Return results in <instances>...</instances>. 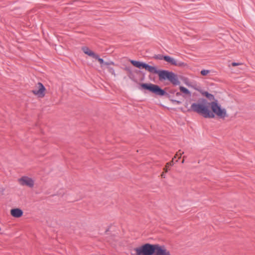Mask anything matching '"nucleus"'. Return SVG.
<instances>
[{
  "mask_svg": "<svg viewBox=\"0 0 255 255\" xmlns=\"http://www.w3.org/2000/svg\"><path fill=\"white\" fill-rule=\"evenodd\" d=\"M201 103H194L191 105V109L193 111L202 115L205 118H214L216 115L221 119H225L228 116L226 110L223 108L218 103L217 100H215L210 104L212 111L206 105L207 101L205 99L199 100Z\"/></svg>",
  "mask_w": 255,
  "mask_h": 255,
  "instance_id": "obj_1",
  "label": "nucleus"
},
{
  "mask_svg": "<svg viewBox=\"0 0 255 255\" xmlns=\"http://www.w3.org/2000/svg\"><path fill=\"white\" fill-rule=\"evenodd\" d=\"M151 73L158 74L160 81L168 80L174 86H177L180 84L177 75L172 71L158 70L156 67L153 66Z\"/></svg>",
  "mask_w": 255,
  "mask_h": 255,
  "instance_id": "obj_2",
  "label": "nucleus"
},
{
  "mask_svg": "<svg viewBox=\"0 0 255 255\" xmlns=\"http://www.w3.org/2000/svg\"><path fill=\"white\" fill-rule=\"evenodd\" d=\"M140 86L143 89L148 91L156 95L160 96H166L173 104H176V105H180L181 104V101L171 98V96L168 93L157 85L152 83H142L140 84Z\"/></svg>",
  "mask_w": 255,
  "mask_h": 255,
  "instance_id": "obj_3",
  "label": "nucleus"
},
{
  "mask_svg": "<svg viewBox=\"0 0 255 255\" xmlns=\"http://www.w3.org/2000/svg\"><path fill=\"white\" fill-rule=\"evenodd\" d=\"M154 244L146 243L133 249L135 255H153Z\"/></svg>",
  "mask_w": 255,
  "mask_h": 255,
  "instance_id": "obj_4",
  "label": "nucleus"
},
{
  "mask_svg": "<svg viewBox=\"0 0 255 255\" xmlns=\"http://www.w3.org/2000/svg\"><path fill=\"white\" fill-rule=\"evenodd\" d=\"M130 63L134 67L139 69H145L146 70L151 72L153 66L148 65V64L139 61L134 60H130Z\"/></svg>",
  "mask_w": 255,
  "mask_h": 255,
  "instance_id": "obj_5",
  "label": "nucleus"
},
{
  "mask_svg": "<svg viewBox=\"0 0 255 255\" xmlns=\"http://www.w3.org/2000/svg\"><path fill=\"white\" fill-rule=\"evenodd\" d=\"M153 255H170V253L164 246L154 244Z\"/></svg>",
  "mask_w": 255,
  "mask_h": 255,
  "instance_id": "obj_6",
  "label": "nucleus"
},
{
  "mask_svg": "<svg viewBox=\"0 0 255 255\" xmlns=\"http://www.w3.org/2000/svg\"><path fill=\"white\" fill-rule=\"evenodd\" d=\"M18 181L22 186H27L30 188H32L34 186V180L28 176H22L18 179Z\"/></svg>",
  "mask_w": 255,
  "mask_h": 255,
  "instance_id": "obj_7",
  "label": "nucleus"
},
{
  "mask_svg": "<svg viewBox=\"0 0 255 255\" xmlns=\"http://www.w3.org/2000/svg\"><path fill=\"white\" fill-rule=\"evenodd\" d=\"M45 91V88L44 85L41 83L39 82L37 84V88L33 90L32 92L35 95H38L40 97H44Z\"/></svg>",
  "mask_w": 255,
  "mask_h": 255,
  "instance_id": "obj_8",
  "label": "nucleus"
},
{
  "mask_svg": "<svg viewBox=\"0 0 255 255\" xmlns=\"http://www.w3.org/2000/svg\"><path fill=\"white\" fill-rule=\"evenodd\" d=\"M94 58L98 60V61L100 62V63L101 64V67H103V66H104V65L109 66V65H115V63L113 61H110L109 62H105L104 59L103 58H100V56H99V55H98L97 54L94 57Z\"/></svg>",
  "mask_w": 255,
  "mask_h": 255,
  "instance_id": "obj_9",
  "label": "nucleus"
},
{
  "mask_svg": "<svg viewBox=\"0 0 255 255\" xmlns=\"http://www.w3.org/2000/svg\"><path fill=\"white\" fill-rule=\"evenodd\" d=\"M10 214L13 217L19 218L23 215V212L22 210L19 208H14L10 210Z\"/></svg>",
  "mask_w": 255,
  "mask_h": 255,
  "instance_id": "obj_10",
  "label": "nucleus"
},
{
  "mask_svg": "<svg viewBox=\"0 0 255 255\" xmlns=\"http://www.w3.org/2000/svg\"><path fill=\"white\" fill-rule=\"evenodd\" d=\"M82 50L83 52L88 55L89 56H91L93 58L95 56L96 54H95L93 51L91 50L88 47L86 46H84L82 48Z\"/></svg>",
  "mask_w": 255,
  "mask_h": 255,
  "instance_id": "obj_11",
  "label": "nucleus"
},
{
  "mask_svg": "<svg viewBox=\"0 0 255 255\" xmlns=\"http://www.w3.org/2000/svg\"><path fill=\"white\" fill-rule=\"evenodd\" d=\"M163 59L171 65H174V64H176V60L170 56L165 55L164 57H163Z\"/></svg>",
  "mask_w": 255,
  "mask_h": 255,
  "instance_id": "obj_12",
  "label": "nucleus"
},
{
  "mask_svg": "<svg viewBox=\"0 0 255 255\" xmlns=\"http://www.w3.org/2000/svg\"><path fill=\"white\" fill-rule=\"evenodd\" d=\"M179 89L180 91L183 93V94H185L186 95H188L189 96H191V92L186 88L183 87V86H180Z\"/></svg>",
  "mask_w": 255,
  "mask_h": 255,
  "instance_id": "obj_13",
  "label": "nucleus"
},
{
  "mask_svg": "<svg viewBox=\"0 0 255 255\" xmlns=\"http://www.w3.org/2000/svg\"><path fill=\"white\" fill-rule=\"evenodd\" d=\"M203 94L210 100H215L214 99V96H213V95L208 93V92H205L204 93H203Z\"/></svg>",
  "mask_w": 255,
  "mask_h": 255,
  "instance_id": "obj_14",
  "label": "nucleus"
},
{
  "mask_svg": "<svg viewBox=\"0 0 255 255\" xmlns=\"http://www.w3.org/2000/svg\"><path fill=\"white\" fill-rule=\"evenodd\" d=\"M110 65L106 66L107 68L108 69L109 72L111 73L112 75H113L115 77L116 76V74L115 73V70L113 68L110 67Z\"/></svg>",
  "mask_w": 255,
  "mask_h": 255,
  "instance_id": "obj_15",
  "label": "nucleus"
},
{
  "mask_svg": "<svg viewBox=\"0 0 255 255\" xmlns=\"http://www.w3.org/2000/svg\"><path fill=\"white\" fill-rule=\"evenodd\" d=\"M210 73V70L203 69L201 71V74L203 76H206Z\"/></svg>",
  "mask_w": 255,
  "mask_h": 255,
  "instance_id": "obj_16",
  "label": "nucleus"
},
{
  "mask_svg": "<svg viewBox=\"0 0 255 255\" xmlns=\"http://www.w3.org/2000/svg\"><path fill=\"white\" fill-rule=\"evenodd\" d=\"M185 64L184 62L181 61H176V64H174V66H184Z\"/></svg>",
  "mask_w": 255,
  "mask_h": 255,
  "instance_id": "obj_17",
  "label": "nucleus"
},
{
  "mask_svg": "<svg viewBox=\"0 0 255 255\" xmlns=\"http://www.w3.org/2000/svg\"><path fill=\"white\" fill-rule=\"evenodd\" d=\"M163 57H164V55H156V58L159 59V60H162V59H163Z\"/></svg>",
  "mask_w": 255,
  "mask_h": 255,
  "instance_id": "obj_18",
  "label": "nucleus"
},
{
  "mask_svg": "<svg viewBox=\"0 0 255 255\" xmlns=\"http://www.w3.org/2000/svg\"><path fill=\"white\" fill-rule=\"evenodd\" d=\"M184 152H181L180 150H179L176 154V156H178V155H179L180 156H181V155Z\"/></svg>",
  "mask_w": 255,
  "mask_h": 255,
  "instance_id": "obj_19",
  "label": "nucleus"
},
{
  "mask_svg": "<svg viewBox=\"0 0 255 255\" xmlns=\"http://www.w3.org/2000/svg\"><path fill=\"white\" fill-rule=\"evenodd\" d=\"M175 95H176L177 97H179V96H181V94L180 92H176V93H175Z\"/></svg>",
  "mask_w": 255,
  "mask_h": 255,
  "instance_id": "obj_20",
  "label": "nucleus"
},
{
  "mask_svg": "<svg viewBox=\"0 0 255 255\" xmlns=\"http://www.w3.org/2000/svg\"><path fill=\"white\" fill-rule=\"evenodd\" d=\"M232 65L234 66H237V65H239V64L238 63H236V62H233Z\"/></svg>",
  "mask_w": 255,
  "mask_h": 255,
  "instance_id": "obj_21",
  "label": "nucleus"
},
{
  "mask_svg": "<svg viewBox=\"0 0 255 255\" xmlns=\"http://www.w3.org/2000/svg\"><path fill=\"white\" fill-rule=\"evenodd\" d=\"M176 92H177L175 90H172L170 91V94H175Z\"/></svg>",
  "mask_w": 255,
  "mask_h": 255,
  "instance_id": "obj_22",
  "label": "nucleus"
},
{
  "mask_svg": "<svg viewBox=\"0 0 255 255\" xmlns=\"http://www.w3.org/2000/svg\"><path fill=\"white\" fill-rule=\"evenodd\" d=\"M162 176L164 178L165 177L164 175H163V174H162Z\"/></svg>",
  "mask_w": 255,
  "mask_h": 255,
  "instance_id": "obj_23",
  "label": "nucleus"
},
{
  "mask_svg": "<svg viewBox=\"0 0 255 255\" xmlns=\"http://www.w3.org/2000/svg\"><path fill=\"white\" fill-rule=\"evenodd\" d=\"M184 160L183 159V160L182 161V163H184Z\"/></svg>",
  "mask_w": 255,
  "mask_h": 255,
  "instance_id": "obj_24",
  "label": "nucleus"
}]
</instances>
